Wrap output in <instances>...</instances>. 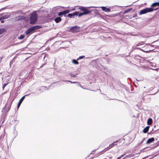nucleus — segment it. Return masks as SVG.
Returning a JSON list of instances; mask_svg holds the SVG:
<instances>
[{
	"instance_id": "obj_22",
	"label": "nucleus",
	"mask_w": 159,
	"mask_h": 159,
	"mask_svg": "<svg viewBox=\"0 0 159 159\" xmlns=\"http://www.w3.org/2000/svg\"><path fill=\"white\" fill-rule=\"evenodd\" d=\"M70 12V11L69 10H66L64 11H63V15L65 16L66 14L69 13Z\"/></svg>"
},
{
	"instance_id": "obj_36",
	"label": "nucleus",
	"mask_w": 159,
	"mask_h": 159,
	"mask_svg": "<svg viewBox=\"0 0 159 159\" xmlns=\"http://www.w3.org/2000/svg\"><path fill=\"white\" fill-rule=\"evenodd\" d=\"M4 20H1V23H4Z\"/></svg>"
},
{
	"instance_id": "obj_10",
	"label": "nucleus",
	"mask_w": 159,
	"mask_h": 159,
	"mask_svg": "<svg viewBox=\"0 0 159 159\" xmlns=\"http://www.w3.org/2000/svg\"><path fill=\"white\" fill-rule=\"evenodd\" d=\"M148 48H145L144 49H141V48H137V49L140 50L141 51H142L144 52H147V53H148L150 52L151 51H152V50H147V49Z\"/></svg>"
},
{
	"instance_id": "obj_31",
	"label": "nucleus",
	"mask_w": 159,
	"mask_h": 159,
	"mask_svg": "<svg viewBox=\"0 0 159 159\" xmlns=\"http://www.w3.org/2000/svg\"><path fill=\"white\" fill-rule=\"evenodd\" d=\"M11 103L9 105V106L8 108V110L7 111V112L10 110V108H11Z\"/></svg>"
},
{
	"instance_id": "obj_35",
	"label": "nucleus",
	"mask_w": 159,
	"mask_h": 159,
	"mask_svg": "<svg viewBox=\"0 0 159 159\" xmlns=\"http://www.w3.org/2000/svg\"><path fill=\"white\" fill-rule=\"evenodd\" d=\"M153 70H156L157 71H158L159 70V68H158L155 69H153Z\"/></svg>"
},
{
	"instance_id": "obj_1",
	"label": "nucleus",
	"mask_w": 159,
	"mask_h": 159,
	"mask_svg": "<svg viewBox=\"0 0 159 159\" xmlns=\"http://www.w3.org/2000/svg\"><path fill=\"white\" fill-rule=\"evenodd\" d=\"M154 9L151 8H146L140 11L139 14L141 15L153 11Z\"/></svg>"
},
{
	"instance_id": "obj_3",
	"label": "nucleus",
	"mask_w": 159,
	"mask_h": 159,
	"mask_svg": "<svg viewBox=\"0 0 159 159\" xmlns=\"http://www.w3.org/2000/svg\"><path fill=\"white\" fill-rule=\"evenodd\" d=\"M80 30V27L77 26H75L71 27L69 30V31L73 33H76L79 32Z\"/></svg>"
},
{
	"instance_id": "obj_20",
	"label": "nucleus",
	"mask_w": 159,
	"mask_h": 159,
	"mask_svg": "<svg viewBox=\"0 0 159 159\" xmlns=\"http://www.w3.org/2000/svg\"><path fill=\"white\" fill-rule=\"evenodd\" d=\"M78 60H75V59H73L72 61V63L75 65H77L79 64V62L77 61Z\"/></svg>"
},
{
	"instance_id": "obj_33",
	"label": "nucleus",
	"mask_w": 159,
	"mask_h": 159,
	"mask_svg": "<svg viewBox=\"0 0 159 159\" xmlns=\"http://www.w3.org/2000/svg\"><path fill=\"white\" fill-rule=\"evenodd\" d=\"M77 85H79L80 87L83 88L82 85H81L79 83H77Z\"/></svg>"
},
{
	"instance_id": "obj_21",
	"label": "nucleus",
	"mask_w": 159,
	"mask_h": 159,
	"mask_svg": "<svg viewBox=\"0 0 159 159\" xmlns=\"http://www.w3.org/2000/svg\"><path fill=\"white\" fill-rule=\"evenodd\" d=\"M6 31V30L4 29H0V35L2 34Z\"/></svg>"
},
{
	"instance_id": "obj_6",
	"label": "nucleus",
	"mask_w": 159,
	"mask_h": 159,
	"mask_svg": "<svg viewBox=\"0 0 159 159\" xmlns=\"http://www.w3.org/2000/svg\"><path fill=\"white\" fill-rule=\"evenodd\" d=\"M137 46H140V48H141V49H144L145 48H148V45L145 43H138Z\"/></svg>"
},
{
	"instance_id": "obj_39",
	"label": "nucleus",
	"mask_w": 159,
	"mask_h": 159,
	"mask_svg": "<svg viewBox=\"0 0 159 159\" xmlns=\"http://www.w3.org/2000/svg\"><path fill=\"white\" fill-rule=\"evenodd\" d=\"M75 10V8H74L71 10V11H74Z\"/></svg>"
},
{
	"instance_id": "obj_42",
	"label": "nucleus",
	"mask_w": 159,
	"mask_h": 159,
	"mask_svg": "<svg viewBox=\"0 0 159 159\" xmlns=\"http://www.w3.org/2000/svg\"><path fill=\"white\" fill-rule=\"evenodd\" d=\"M157 10V9H155L154 10Z\"/></svg>"
},
{
	"instance_id": "obj_19",
	"label": "nucleus",
	"mask_w": 159,
	"mask_h": 159,
	"mask_svg": "<svg viewBox=\"0 0 159 159\" xmlns=\"http://www.w3.org/2000/svg\"><path fill=\"white\" fill-rule=\"evenodd\" d=\"M156 6H159V2H154L152 3L151 5V7H155Z\"/></svg>"
},
{
	"instance_id": "obj_5",
	"label": "nucleus",
	"mask_w": 159,
	"mask_h": 159,
	"mask_svg": "<svg viewBox=\"0 0 159 159\" xmlns=\"http://www.w3.org/2000/svg\"><path fill=\"white\" fill-rule=\"evenodd\" d=\"M118 141H117L116 142H115L112 143L110 144L109 146L107 148H106L104 149L103 151L104 152H105L106 151H107V150H108L110 148H112L113 147H114L115 145H117V142H118Z\"/></svg>"
},
{
	"instance_id": "obj_34",
	"label": "nucleus",
	"mask_w": 159,
	"mask_h": 159,
	"mask_svg": "<svg viewBox=\"0 0 159 159\" xmlns=\"http://www.w3.org/2000/svg\"><path fill=\"white\" fill-rule=\"evenodd\" d=\"M94 151L95 150H94L93 151H92L91 152V154H94Z\"/></svg>"
},
{
	"instance_id": "obj_7",
	"label": "nucleus",
	"mask_w": 159,
	"mask_h": 159,
	"mask_svg": "<svg viewBox=\"0 0 159 159\" xmlns=\"http://www.w3.org/2000/svg\"><path fill=\"white\" fill-rule=\"evenodd\" d=\"M29 95H30V94L26 95H25L24 96H23L19 100V101L18 103V104H17V109L19 108V107L20 106V105H21V103L23 101V100L24 99L25 97L26 96H28Z\"/></svg>"
},
{
	"instance_id": "obj_32",
	"label": "nucleus",
	"mask_w": 159,
	"mask_h": 159,
	"mask_svg": "<svg viewBox=\"0 0 159 159\" xmlns=\"http://www.w3.org/2000/svg\"><path fill=\"white\" fill-rule=\"evenodd\" d=\"M146 139L145 138H143L142 139V140L140 142V143L141 144H142L143 143L144 141Z\"/></svg>"
},
{
	"instance_id": "obj_14",
	"label": "nucleus",
	"mask_w": 159,
	"mask_h": 159,
	"mask_svg": "<svg viewBox=\"0 0 159 159\" xmlns=\"http://www.w3.org/2000/svg\"><path fill=\"white\" fill-rule=\"evenodd\" d=\"M61 18L60 17H57L54 19V20L57 23H59L61 21Z\"/></svg>"
},
{
	"instance_id": "obj_37",
	"label": "nucleus",
	"mask_w": 159,
	"mask_h": 159,
	"mask_svg": "<svg viewBox=\"0 0 159 159\" xmlns=\"http://www.w3.org/2000/svg\"><path fill=\"white\" fill-rule=\"evenodd\" d=\"M6 106H7V105H6L5 106V107L4 108H3V109H2V111H4V109L6 107Z\"/></svg>"
},
{
	"instance_id": "obj_38",
	"label": "nucleus",
	"mask_w": 159,
	"mask_h": 159,
	"mask_svg": "<svg viewBox=\"0 0 159 159\" xmlns=\"http://www.w3.org/2000/svg\"><path fill=\"white\" fill-rule=\"evenodd\" d=\"M152 89H153V88H150V89L149 91H150V90H152Z\"/></svg>"
},
{
	"instance_id": "obj_13",
	"label": "nucleus",
	"mask_w": 159,
	"mask_h": 159,
	"mask_svg": "<svg viewBox=\"0 0 159 159\" xmlns=\"http://www.w3.org/2000/svg\"><path fill=\"white\" fill-rule=\"evenodd\" d=\"M134 155L129 154L126 155L123 159H130L131 157H133Z\"/></svg>"
},
{
	"instance_id": "obj_11",
	"label": "nucleus",
	"mask_w": 159,
	"mask_h": 159,
	"mask_svg": "<svg viewBox=\"0 0 159 159\" xmlns=\"http://www.w3.org/2000/svg\"><path fill=\"white\" fill-rule=\"evenodd\" d=\"M102 11L106 12H109L111 11V9L109 8H107L105 7H101Z\"/></svg>"
},
{
	"instance_id": "obj_4",
	"label": "nucleus",
	"mask_w": 159,
	"mask_h": 159,
	"mask_svg": "<svg viewBox=\"0 0 159 159\" xmlns=\"http://www.w3.org/2000/svg\"><path fill=\"white\" fill-rule=\"evenodd\" d=\"M78 8L80 10L84 11L83 13H85V15L90 13L91 12V11H89L84 7L81 6L79 7Z\"/></svg>"
},
{
	"instance_id": "obj_12",
	"label": "nucleus",
	"mask_w": 159,
	"mask_h": 159,
	"mask_svg": "<svg viewBox=\"0 0 159 159\" xmlns=\"http://www.w3.org/2000/svg\"><path fill=\"white\" fill-rule=\"evenodd\" d=\"M154 140V139L153 138H151L149 139L146 142V143L147 144H149L150 143L153 142Z\"/></svg>"
},
{
	"instance_id": "obj_27",
	"label": "nucleus",
	"mask_w": 159,
	"mask_h": 159,
	"mask_svg": "<svg viewBox=\"0 0 159 159\" xmlns=\"http://www.w3.org/2000/svg\"><path fill=\"white\" fill-rule=\"evenodd\" d=\"M125 154H122L120 157H118L117 158H116V159H120L121 158H122L123 157H124V156L125 155Z\"/></svg>"
},
{
	"instance_id": "obj_30",
	"label": "nucleus",
	"mask_w": 159,
	"mask_h": 159,
	"mask_svg": "<svg viewBox=\"0 0 159 159\" xmlns=\"http://www.w3.org/2000/svg\"><path fill=\"white\" fill-rule=\"evenodd\" d=\"M63 13V11L59 13L58 14V16H62L63 15H64Z\"/></svg>"
},
{
	"instance_id": "obj_2",
	"label": "nucleus",
	"mask_w": 159,
	"mask_h": 159,
	"mask_svg": "<svg viewBox=\"0 0 159 159\" xmlns=\"http://www.w3.org/2000/svg\"><path fill=\"white\" fill-rule=\"evenodd\" d=\"M37 20V15L36 13H34L31 15L30 23L31 24H34L36 21Z\"/></svg>"
},
{
	"instance_id": "obj_43",
	"label": "nucleus",
	"mask_w": 159,
	"mask_h": 159,
	"mask_svg": "<svg viewBox=\"0 0 159 159\" xmlns=\"http://www.w3.org/2000/svg\"><path fill=\"white\" fill-rule=\"evenodd\" d=\"M93 7L97 8V7Z\"/></svg>"
},
{
	"instance_id": "obj_29",
	"label": "nucleus",
	"mask_w": 159,
	"mask_h": 159,
	"mask_svg": "<svg viewBox=\"0 0 159 159\" xmlns=\"http://www.w3.org/2000/svg\"><path fill=\"white\" fill-rule=\"evenodd\" d=\"M76 75H76H73L71 73H70V76H71V77H72L73 78H75V77Z\"/></svg>"
},
{
	"instance_id": "obj_9",
	"label": "nucleus",
	"mask_w": 159,
	"mask_h": 159,
	"mask_svg": "<svg viewBox=\"0 0 159 159\" xmlns=\"http://www.w3.org/2000/svg\"><path fill=\"white\" fill-rule=\"evenodd\" d=\"M78 13L77 11H75L72 13H70L67 15V16L69 18H71L73 16L78 15Z\"/></svg>"
},
{
	"instance_id": "obj_25",
	"label": "nucleus",
	"mask_w": 159,
	"mask_h": 159,
	"mask_svg": "<svg viewBox=\"0 0 159 159\" xmlns=\"http://www.w3.org/2000/svg\"><path fill=\"white\" fill-rule=\"evenodd\" d=\"M85 57V56H80L79 58L77 59V60H79L82 59Z\"/></svg>"
},
{
	"instance_id": "obj_26",
	"label": "nucleus",
	"mask_w": 159,
	"mask_h": 159,
	"mask_svg": "<svg viewBox=\"0 0 159 159\" xmlns=\"http://www.w3.org/2000/svg\"><path fill=\"white\" fill-rule=\"evenodd\" d=\"M85 15V13L81 12V13H80L78 15V16L80 17V16H81L84 15Z\"/></svg>"
},
{
	"instance_id": "obj_24",
	"label": "nucleus",
	"mask_w": 159,
	"mask_h": 159,
	"mask_svg": "<svg viewBox=\"0 0 159 159\" xmlns=\"http://www.w3.org/2000/svg\"><path fill=\"white\" fill-rule=\"evenodd\" d=\"M25 37V36L23 34H21L19 37L18 38L19 39H24Z\"/></svg>"
},
{
	"instance_id": "obj_41",
	"label": "nucleus",
	"mask_w": 159,
	"mask_h": 159,
	"mask_svg": "<svg viewBox=\"0 0 159 159\" xmlns=\"http://www.w3.org/2000/svg\"><path fill=\"white\" fill-rule=\"evenodd\" d=\"M146 159V157H144L142 159Z\"/></svg>"
},
{
	"instance_id": "obj_15",
	"label": "nucleus",
	"mask_w": 159,
	"mask_h": 159,
	"mask_svg": "<svg viewBox=\"0 0 159 159\" xmlns=\"http://www.w3.org/2000/svg\"><path fill=\"white\" fill-rule=\"evenodd\" d=\"M149 128V126H147L145 128L143 129V132L144 133H147L148 131Z\"/></svg>"
},
{
	"instance_id": "obj_23",
	"label": "nucleus",
	"mask_w": 159,
	"mask_h": 159,
	"mask_svg": "<svg viewBox=\"0 0 159 159\" xmlns=\"http://www.w3.org/2000/svg\"><path fill=\"white\" fill-rule=\"evenodd\" d=\"M132 9V8H129L128 9L126 10H125L124 12H123L124 14H125L127 13L128 12H129Z\"/></svg>"
},
{
	"instance_id": "obj_17",
	"label": "nucleus",
	"mask_w": 159,
	"mask_h": 159,
	"mask_svg": "<svg viewBox=\"0 0 159 159\" xmlns=\"http://www.w3.org/2000/svg\"><path fill=\"white\" fill-rule=\"evenodd\" d=\"M30 29V28L26 31L25 34L26 35L29 34L31 32H32V30Z\"/></svg>"
},
{
	"instance_id": "obj_8",
	"label": "nucleus",
	"mask_w": 159,
	"mask_h": 159,
	"mask_svg": "<svg viewBox=\"0 0 159 159\" xmlns=\"http://www.w3.org/2000/svg\"><path fill=\"white\" fill-rule=\"evenodd\" d=\"M41 27L42 26L41 25H36L30 27V29H31L32 31H33L36 30L41 28Z\"/></svg>"
},
{
	"instance_id": "obj_16",
	"label": "nucleus",
	"mask_w": 159,
	"mask_h": 159,
	"mask_svg": "<svg viewBox=\"0 0 159 159\" xmlns=\"http://www.w3.org/2000/svg\"><path fill=\"white\" fill-rule=\"evenodd\" d=\"M152 122V119L151 118H149L147 120V124L148 125H150Z\"/></svg>"
},
{
	"instance_id": "obj_40",
	"label": "nucleus",
	"mask_w": 159,
	"mask_h": 159,
	"mask_svg": "<svg viewBox=\"0 0 159 159\" xmlns=\"http://www.w3.org/2000/svg\"><path fill=\"white\" fill-rule=\"evenodd\" d=\"M6 84H4V85L3 86V88L4 87L6 86Z\"/></svg>"
},
{
	"instance_id": "obj_18",
	"label": "nucleus",
	"mask_w": 159,
	"mask_h": 159,
	"mask_svg": "<svg viewBox=\"0 0 159 159\" xmlns=\"http://www.w3.org/2000/svg\"><path fill=\"white\" fill-rule=\"evenodd\" d=\"M9 16L8 15H4V16H2L0 18V19H1V20L7 19V18H9Z\"/></svg>"
},
{
	"instance_id": "obj_44",
	"label": "nucleus",
	"mask_w": 159,
	"mask_h": 159,
	"mask_svg": "<svg viewBox=\"0 0 159 159\" xmlns=\"http://www.w3.org/2000/svg\"><path fill=\"white\" fill-rule=\"evenodd\" d=\"M58 9V8H56V9Z\"/></svg>"
},
{
	"instance_id": "obj_28",
	"label": "nucleus",
	"mask_w": 159,
	"mask_h": 159,
	"mask_svg": "<svg viewBox=\"0 0 159 159\" xmlns=\"http://www.w3.org/2000/svg\"><path fill=\"white\" fill-rule=\"evenodd\" d=\"M63 81L64 82H66V81L69 82H70L72 83H73V84L75 83H77H77H78V82H72L70 80H63Z\"/></svg>"
}]
</instances>
